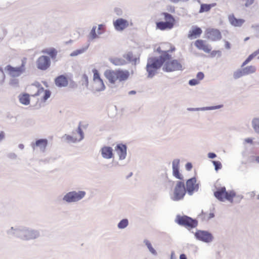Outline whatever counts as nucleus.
Listing matches in <instances>:
<instances>
[{
    "label": "nucleus",
    "mask_w": 259,
    "mask_h": 259,
    "mask_svg": "<svg viewBox=\"0 0 259 259\" xmlns=\"http://www.w3.org/2000/svg\"><path fill=\"white\" fill-rule=\"evenodd\" d=\"M259 54V49L253 52L250 54L247 59L243 62L242 65V67L244 66L250 62L253 58Z\"/></svg>",
    "instance_id": "nucleus-32"
},
{
    "label": "nucleus",
    "mask_w": 259,
    "mask_h": 259,
    "mask_svg": "<svg viewBox=\"0 0 259 259\" xmlns=\"http://www.w3.org/2000/svg\"><path fill=\"white\" fill-rule=\"evenodd\" d=\"M180 160L175 159L172 161V174L177 179L182 180L183 177L179 172Z\"/></svg>",
    "instance_id": "nucleus-19"
},
{
    "label": "nucleus",
    "mask_w": 259,
    "mask_h": 259,
    "mask_svg": "<svg viewBox=\"0 0 259 259\" xmlns=\"http://www.w3.org/2000/svg\"><path fill=\"white\" fill-rule=\"evenodd\" d=\"M83 52V50H76V51H74V52H73L71 55V56H76L79 54H81L82 53V52Z\"/></svg>",
    "instance_id": "nucleus-47"
},
{
    "label": "nucleus",
    "mask_w": 259,
    "mask_h": 259,
    "mask_svg": "<svg viewBox=\"0 0 259 259\" xmlns=\"http://www.w3.org/2000/svg\"><path fill=\"white\" fill-rule=\"evenodd\" d=\"M55 83L58 87H66L68 84V78L64 75H61L55 78Z\"/></svg>",
    "instance_id": "nucleus-18"
},
{
    "label": "nucleus",
    "mask_w": 259,
    "mask_h": 259,
    "mask_svg": "<svg viewBox=\"0 0 259 259\" xmlns=\"http://www.w3.org/2000/svg\"><path fill=\"white\" fill-rule=\"evenodd\" d=\"M208 156L209 158H213L216 157V155L213 153H209Z\"/></svg>",
    "instance_id": "nucleus-51"
},
{
    "label": "nucleus",
    "mask_w": 259,
    "mask_h": 259,
    "mask_svg": "<svg viewBox=\"0 0 259 259\" xmlns=\"http://www.w3.org/2000/svg\"><path fill=\"white\" fill-rule=\"evenodd\" d=\"M51 93L49 90H45L44 88H40L37 91V92L32 96H41L39 100L41 102H45L48 98L51 96Z\"/></svg>",
    "instance_id": "nucleus-16"
},
{
    "label": "nucleus",
    "mask_w": 259,
    "mask_h": 259,
    "mask_svg": "<svg viewBox=\"0 0 259 259\" xmlns=\"http://www.w3.org/2000/svg\"><path fill=\"white\" fill-rule=\"evenodd\" d=\"M199 83V81L197 79H192L189 80V83L191 85H195Z\"/></svg>",
    "instance_id": "nucleus-45"
},
{
    "label": "nucleus",
    "mask_w": 259,
    "mask_h": 259,
    "mask_svg": "<svg viewBox=\"0 0 259 259\" xmlns=\"http://www.w3.org/2000/svg\"><path fill=\"white\" fill-rule=\"evenodd\" d=\"M225 46L227 49H230L231 48L230 44L228 41H225Z\"/></svg>",
    "instance_id": "nucleus-49"
},
{
    "label": "nucleus",
    "mask_w": 259,
    "mask_h": 259,
    "mask_svg": "<svg viewBox=\"0 0 259 259\" xmlns=\"http://www.w3.org/2000/svg\"><path fill=\"white\" fill-rule=\"evenodd\" d=\"M25 64L24 61H22L21 66L18 67H13L11 65H7L5 70L8 72L9 74L12 76H18L21 75L25 70Z\"/></svg>",
    "instance_id": "nucleus-10"
},
{
    "label": "nucleus",
    "mask_w": 259,
    "mask_h": 259,
    "mask_svg": "<svg viewBox=\"0 0 259 259\" xmlns=\"http://www.w3.org/2000/svg\"><path fill=\"white\" fill-rule=\"evenodd\" d=\"M19 99L21 103L24 105H28L30 103L29 95L27 94L20 95Z\"/></svg>",
    "instance_id": "nucleus-28"
},
{
    "label": "nucleus",
    "mask_w": 259,
    "mask_h": 259,
    "mask_svg": "<svg viewBox=\"0 0 259 259\" xmlns=\"http://www.w3.org/2000/svg\"><path fill=\"white\" fill-rule=\"evenodd\" d=\"M85 193L84 191H79L78 192L72 191L66 194L63 199L68 202H75L82 199L85 196Z\"/></svg>",
    "instance_id": "nucleus-9"
},
{
    "label": "nucleus",
    "mask_w": 259,
    "mask_h": 259,
    "mask_svg": "<svg viewBox=\"0 0 259 259\" xmlns=\"http://www.w3.org/2000/svg\"><path fill=\"white\" fill-rule=\"evenodd\" d=\"M96 27L95 26V27H93L92 29L91 30V31L90 33V38L91 39H95L96 38H97L98 37V33L97 34L96 33Z\"/></svg>",
    "instance_id": "nucleus-38"
},
{
    "label": "nucleus",
    "mask_w": 259,
    "mask_h": 259,
    "mask_svg": "<svg viewBox=\"0 0 259 259\" xmlns=\"http://www.w3.org/2000/svg\"><path fill=\"white\" fill-rule=\"evenodd\" d=\"M144 242L147 247L148 248L149 251L153 254H156V250L153 248L152 247L151 243L147 240H145L144 241Z\"/></svg>",
    "instance_id": "nucleus-36"
},
{
    "label": "nucleus",
    "mask_w": 259,
    "mask_h": 259,
    "mask_svg": "<svg viewBox=\"0 0 259 259\" xmlns=\"http://www.w3.org/2000/svg\"><path fill=\"white\" fill-rule=\"evenodd\" d=\"M176 222L179 225L184 226L187 229L195 228L197 225V222L195 220L186 215H178L176 219Z\"/></svg>",
    "instance_id": "nucleus-6"
},
{
    "label": "nucleus",
    "mask_w": 259,
    "mask_h": 259,
    "mask_svg": "<svg viewBox=\"0 0 259 259\" xmlns=\"http://www.w3.org/2000/svg\"><path fill=\"white\" fill-rule=\"evenodd\" d=\"M5 137V134L3 132H0V141H1Z\"/></svg>",
    "instance_id": "nucleus-53"
},
{
    "label": "nucleus",
    "mask_w": 259,
    "mask_h": 259,
    "mask_svg": "<svg viewBox=\"0 0 259 259\" xmlns=\"http://www.w3.org/2000/svg\"><path fill=\"white\" fill-rule=\"evenodd\" d=\"M104 74L106 79L111 84L125 81L130 76V73L128 70L121 69L114 70H106Z\"/></svg>",
    "instance_id": "nucleus-2"
},
{
    "label": "nucleus",
    "mask_w": 259,
    "mask_h": 259,
    "mask_svg": "<svg viewBox=\"0 0 259 259\" xmlns=\"http://www.w3.org/2000/svg\"><path fill=\"white\" fill-rule=\"evenodd\" d=\"M51 62L49 58L47 56H41L36 61L37 67L42 70H46L50 66Z\"/></svg>",
    "instance_id": "nucleus-12"
},
{
    "label": "nucleus",
    "mask_w": 259,
    "mask_h": 259,
    "mask_svg": "<svg viewBox=\"0 0 259 259\" xmlns=\"http://www.w3.org/2000/svg\"><path fill=\"white\" fill-rule=\"evenodd\" d=\"M259 54V49L253 52L250 54L247 59L243 62L242 65V67L244 66L250 62L253 58Z\"/></svg>",
    "instance_id": "nucleus-31"
},
{
    "label": "nucleus",
    "mask_w": 259,
    "mask_h": 259,
    "mask_svg": "<svg viewBox=\"0 0 259 259\" xmlns=\"http://www.w3.org/2000/svg\"><path fill=\"white\" fill-rule=\"evenodd\" d=\"M77 133L78 135V136L77 137L76 136H74L73 137L70 136H67V139L68 140H70L72 142H75L76 141H79L83 138V133L82 131L80 124H79L78 127Z\"/></svg>",
    "instance_id": "nucleus-21"
},
{
    "label": "nucleus",
    "mask_w": 259,
    "mask_h": 259,
    "mask_svg": "<svg viewBox=\"0 0 259 259\" xmlns=\"http://www.w3.org/2000/svg\"><path fill=\"white\" fill-rule=\"evenodd\" d=\"M129 93H130V94H136V92L134 91H132L130 92Z\"/></svg>",
    "instance_id": "nucleus-58"
},
{
    "label": "nucleus",
    "mask_w": 259,
    "mask_h": 259,
    "mask_svg": "<svg viewBox=\"0 0 259 259\" xmlns=\"http://www.w3.org/2000/svg\"><path fill=\"white\" fill-rule=\"evenodd\" d=\"M102 155L105 158L109 159L112 157V149L109 147H104L101 150Z\"/></svg>",
    "instance_id": "nucleus-25"
},
{
    "label": "nucleus",
    "mask_w": 259,
    "mask_h": 259,
    "mask_svg": "<svg viewBox=\"0 0 259 259\" xmlns=\"http://www.w3.org/2000/svg\"><path fill=\"white\" fill-rule=\"evenodd\" d=\"M252 126L255 132L259 134V118H255L252 121Z\"/></svg>",
    "instance_id": "nucleus-35"
},
{
    "label": "nucleus",
    "mask_w": 259,
    "mask_h": 259,
    "mask_svg": "<svg viewBox=\"0 0 259 259\" xmlns=\"http://www.w3.org/2000/svg\"><path fill=\"white\" fill-rule=\"evenodd\" d=\"M132 23H130L128 21L122 18L117 19L116 20L113 22V25L116 30L118 31H122L124 29L126 28Z\"/></svg>",
    "instance_id": "nucleus-14"
},
{
    "label": "nucleus",
    "mask_w": 259,
    "mask_h": 259,
    "mask_svg": "<svg viewBox=\"0 0 259 259\" xmlns=\"http://www.w3.org/2000/svg\"><path fill=\"white\" fill-rule=\"evenodd\" d=\"M161 15L163 16L165 21L156 22V28L160 30L172 29L175 25L176 21L174 17L171 14L166 12L162 13Z\"/></svg>",
    "instance_id": "nucleus-3"
},
{
    "label": "nucleus",
    "mask_w": 259,
    "mask_h": 259,
    "mask_svg": "<svg viewBox=\"0 0 259 259\" xmlns=\"http://www.w3.org/2000/svg\"><path fill=\"white\" fill-rule=\"evenodd\" d=\"M104 31H105V26L102 24L99 25L98 26V34H101L103 33Z\"/></svg>",
    "instance_id": "nucleus-44"
},
{
    "label": "nucleus",
    "mask_w": 259,
    "mask_h": 259,
    "mask_svg": "<svg viewBox=\"0 0 259 259\" xmlns=\"http://www.w3.org/2000/svg\"><path fill=\"white\" fill-rule=\"evenodd\" d=\"M214 195L220 201H223L225 200H227L232 202L236 195L234 192H227L225 187H221L214 192Z\"/></svg>",
    "instance_id": "nucleus-5"
},
{
    "label": "nucleus",
    "mask_w": 259,
    "mask_h": 259,
    "mask_svg": "<svg viewBox=\"0 0 259 259\" xmlns=\"http://www.w3.org/2000/svg\"><path fill=\"white\" fill-rule=\"evenodd\" d=\"M207 38L212 41H218L222 38V34L220 31L217 29L207 28L205 31Z\"/></svg>",
    "instance_id": "nucleus-11"
},
{
    "label": "nucleus",
    "mask_w": 259,
    "mask_h": 259,
    "mask_svg": "<svg viewBox=\"0 0 259 259\" xmlns=\"http://www.w3.org/2000/svg\"><path fill=\"white\" fill-rule=\"evenodd\" d=\"M186 188L188 192L190 194H192L194 191L198 190L199 184L197 183L195 178H192L187 181Z\"/></svg>",
    "instance_id": "nucleus-15"
},
{
    "label": "nucleus",
    "mask_w": 259,
    "mask_h": 259,
    "mask_svg": "<svg viewBox=\"0 0 259 259\" xmlns=\"http://www.w3.org/2000/svg\"><path fill=\"white\" fill-rule=\"evenodd\" d=\"M180 259H187V257L185 254H182L180 255Z\"/></svg>",
    "instance_id": "nucleus-54"
},
{
    "label": "nucleus",
    "mask_w": 259,
    "mask_h": 259,
    "mask_svg": "<svg viewBox=\"0 0 259 259\" xmlns=\"http://www.w3.org/2000/svg\"><path fill=\"white\" fill-rule=\"evenodd\" d=\"M169 47V49L167 51H161L160 48L157 49V51L162 52V54L159 58L153 57L148 59L146 66V70L148 73V77H152L156 74L157 70L161 67L162 65L166 60L171 59V56L168 54V52H172L175 50V47L170 44H166Z\"/></svg>",
    "instance_id": "nucleus-1"
},
{
    "label": "nucleus",
    "mask_w": 259,
    "mask_h": 259,
    "mask_svg": "<svg viewBox=\"0 0 259 259\" xmlns=\"http://www.w3.org/2000/svg\"><path fill=\"white\" fill-rule=\"evenodd\" d=\"M210 56L212 57H215L216 56H220L221 55V52L219 50L217 51H212V52L210 51Z\"/></svg>",
    "instance_id": "nucleus-43"
},
{
    "label": "nucleus",
    "mask_w": 259,
    "mask_h": 259,
    "mask_svg": "<svg viewBox=\"0 0 259 259\" xmlns=\"http://www.w3.org/2000/svg\"><path fill=\"white\" fill-rule=\"evenodd\" d=\"M110 62L115 65L121 66L125 64V61L121 58H114L110 60Z\"/></svg>",
    "instance_id": "nucleus-34"
},
{
    "label": "nucleus",
    "mask_w": 259,
    "mask_h": 259,
    "mask_svg": "<svg viewBox=\"0 0 259 259\" xmlns=\"http://www.w3.org/2000/svg\"><path fill=\"white\" fill-rule=\"evenodd\" d=\"M204 78V74L201 72H199L197 74V79L200 81V80H202Z\"/></svg>",
    "instance_id": "nucleus-46"
},
{
    "label": "nucleus",
    "mask_w": 259,
    "mask_h": 259,
    "mask_svg": "<svg viewBox=\"0 0 259 259\" xmlns=\"http://www.w3.org/2000/svg\"><path fill=\"white\" fill-rule=\"evenodd\" d=\"M170 1L174 3H176L180 1V0H170Z\"/></svg>",
    "instance_id": "nucleus-56"
},
{
    "label": "nucleus",
    "mask_w": 259,
    "mask_h": 259,
    "mask_svg": "<svg viewBox=\"0 0 259 259\" xmlns=\"http://www.w3.org/2000/svg\"><path fill=\"white\" fill-rule=\"evenodd\" d=\"M257 58L259 59V56L257 57Z\"/></svg>",
    "instance_id": "nucleus-63"
},
{
    "label": "nucleus",
    "mask_w": 259,
    "mask_h": 259,
    "mask_svg": "<svg viewBox=\"0 0 259 259\" xmlns=\"http://www.w3.org/2000/svg\"><path fill=\"white\" fill-rule=\"evenodd\" d=\"M244 74L248 75L254 73L256 71V67L254 66L250 65L243 68Z\"/></svg>",
    "instance_id": "nucleus-33"
},
{
    "label": "nucleus",
    "mask_w": 259,
    "mask_h": 259,
    "mask_svg": "<svg viewBox=\"0 0 259 259\" xmlns=\"http://www.w3.org/2000/svg\"><path fill=\"white\" fill-rule=\"evenodd\" d=\"M93 77L92 81V89L95 92H101L105 90L106 87L98 70L94 69L92 70Z\"/></svg>",
    "instance_id": "nucleus-4"
},
{
    "label": "nucleus",
    "mask_w": 259,
    "mask_h": 259,
    "mask_svg": "<svg viewBox=\"0 0 259 259\" xmlns=\"http://www.w3.org/2000/svg\"><path fill=\"white\" fill-rule=\"evenodd\" d=\"M170 259H176L175 257L174 256V253H172L171 255V258Z\"/></svg>",
    "instance_id": "nucleus-59"
},
{
    "label": "nucleus",
    "mask_w": 259,
    "mask_h": 259,
    "mask_svg": "<svg viewBox=\"0 0 259 259\" xmlns=\"http://www.w3.org/2000/svg\"><path fill=\"white\" fill-rule=\"evenodd\" d=\"M84 77H85L86 80H88V77L86 75H84Z\"/></svg>",
    "instance_id": "nucleus-62"
},
{
    "label": "nucleus",
    "mask_w": 259,
    "mask_h": 259,
    "mask_svg": "<svg viewBox=\"0 0 259 259\" xmlns=\"http://www.w3.org/2000/svg\"><path fill=\"white\" fill-rule=\"evenodd\" d=\"M48 145V140L47 139H39L37 140L35 144L32 145V147L34 149L35 147H38L42 151H44Z\"/></svg>",
    "instance_id": "nucleus-23"
},
{
    "label": "nucleus",
    "mask_w": 259,
    "mask_h": 259,
    "mask_svg": "<svg viewBox=\"0 0 259 259\" xmlns=\"http://www.w3.org/2000/svg\"><path fill=\"white\" fill-rule=\"evenodd\" d=\"M213 217H214V214H213V213H210L209 214V216L207 217V219H209L212 218Z\"/></svg>",
    "instance_id": "nucleus-55"
},
{
    "label": "nucleus",
    "mask_w": 259,
    "mask_h": 259,
    "mask_svg": "<svg viewBox=\"0 0 259 259\" xmlns=\"http://www.w3.org/2000/svg\"><path fill=\"white\" fill-rule=\"evenodd\" d=\"M38 234L36 231L27 230L25 232V239H32L36 238Z\"/></svg>",
    "instance_id": "nucleus-27"
},
{
    "label": "nucleus",
    "mask_w": 259,
    "mask_h": 259,
    "mask_svg": "<svg viewBox=\"0 0 259 259\" xmlns=\"http://www.w3.org/2000/svg\"><path fill=\"white\" fill-rule=\"evenodd\" d=\"M255 161L256 162L259 163V156H256L255 157Z\"/></svg>",
    "instance_id": "nucleus-57"
},
{
    "label": "nucleus",
    "mask_w": 259,
    "mask_h": 259,
    "mask_svg": "<svg viewBox=\"0 0 259 259\" xmlns=\"http://www.w3.org/2000/svg\"><path fill=\"white\" fill-rule=\"evenodd\" d=\"M195 236L197 239L205 242H209L213 239V237L210 233L201 230L197 231L195 234Z\"/></svg>",
    "instance_id": "nucleus-13"
},
{
    "label": "nucleus",
    "mask_w": 259,
    "mask_h": 259,
    "mask_svg": "<svg viewBox=\"0 0 259 259\" xmlns=\"http://www.w3.org/2000/svg\"><path fill=\"white\" fill-rule=\"evenodd\" d=\"M168 60L164 62L165 64L163 67L164 71L171 72L182 69V66L178 61L174 60L171 61H168Z\"/></svg>",
    "instance_id": "nucleus-8"
},
{
    "label": "nucleus",
    "mask_w": 259,
    "mask_h": 259,
    "mask_svg": "<svg viewBox=\"0 0 259 259\" xmlns=\"http://www.w3.org/2000/svg\"><path fill=\"white\" fill-rule=\"evenodd\" d=\"M229 20L232 25L237 27L241 26L245 22L242 19H237L233 15L229 16Z\"/></svg>",
    "instance_id": "nucleus-24"
},
{
    "label": "nucleus",
    "mask_w": 259,
    "mask_h": 259,
    "mask_svg": "<svg viewBox=\"0 0 259 259\" xmlns=\"http://www.w3.org/2000/svg\"><path fill=\"white\" fill-rule=\"evenodd\" d=\"M192 168V164L191 163L188 162L186 164V168L187 170H190Z\"/></svg>",
    "instance_id": "nucleus-48"
},
{
    "label": "nucleus",
    "mask_w": 259,
    "mask_h": 259,
    "mask_svg": "<svg viewBox=\"0 0 259 259\" xmlns=\"http://www.w3.org/2000/svg\"><path fill=\"white\" fill-rule=\"evenodd\" d=\"M186 194V189L184 183L182 182H178L174 190L172 199L174 201H178L183 199Z\"/></svg>",
    "instance_id": "nucleus-7"
},
{
    "label": "nucleus",
    "mask_w": 259,
    "mask_h": 259,
    "mask_svg": "<svg viewBox=\"0 0 259 259\" xmlns=\"http://www.w3.org/2000/svg\"><path fill=\"white\" fill-rule=\"evenodd\" d=\"M212 163L215 166V169L218 170V169L221 168L222 164L219 161H212Z\"/></svg>",
    "instance_id": "nucleus-42"
},
{
    "label": "nucleus",
    "mask_w": 259,
    "mask_h": 259,
    "mask_svg": "<svg viewBox=\"0 0 259 259\" xmlns=\"http://www.w3.org/2000/svg\"><path fill=\"white\" fill-rule=\"evenodd\" d=\"M243 75H245V74H244V71L243 69L242 70H239L236 71L235 72H234L233 75L234 77L236 79L238 78Z\"/></svg>",
    "instance_id": "nucleus-39"
},
{
    "label": "nucleus",
    "mask_w": 259,
    "mask_h": 259,
    "mask_svg": "<svg viewBox=\"0 0 259 259\" xmlns=\"http://www.w3.org/2000/svg\"><path fill=\"white\" fill-rule=\"evenodd\" d=\"M0 71H1V72L2 74V81H4L5 78V74H4V72L2 68L0 69Z\"/></svg>",
    "instance_id": "nucleus-52"
},
{
    "label": "nucleus",
    "mask_w": 259,
    "mask_h": 259,
    "mask_svg": "<svg viewBox=\"0 0 259 259\" xmlns=\"http://www.w3.org/2000/svg\"><path fill=\"white\" fill-rule=\"evenodd\" d=\"M244 1L245 3L243 5V6L245 8H248L253 4L254 0H244Z\"/></svg>",
    "instance_id": "nucleus-41"
},
{
    "label": "nucleus",
    "mask_w": 259,
    "mask_h": 259,
    "mask_svg": "<svg viewBox=\"0 0 259 259\" xmlns=\"http://www.w3.org/2000/svg\"><path fill=\"white\" fill-rule=\"evenodd\" d=\"M128 220L127 219H123L118 224V227L120 229H123L128 225Z\"/></svg>",
    "instance_id": "nucleus-37"
},
{
    "label": "nucleus",
    "mask_w": 259,
    "mask_h": 259,
    "mask_svg": "<svg viewBox=\"0 0 259 259\" xmlns=\"http://www.w3.org/2000/svg\"><path fill=\"white\" fill-rule=\"evenodd\" d=\"M249 39V37H247L244 39V41H246L248 40Z\"/></svg>",
    "instance_id": "nucleus-60"
},
{
    "label": "nucleus",
    "mask_w": 259,
    "mask_h": 259,
    "mask_svg": "<svg viewBox=\"0 0 259 259\" xmlns=\"http://www.w3.org/2000/svg\"><path fill=\"white\" fill-rule=\"evenodd\" d=\"M202 31L201 29L198 27H194L189 31L188 34V37L190 39L196 38L200 36L201 34Z\"/></svg>",
    "instance_id": "nucleus-20"
},
{
    "label": "nucleus",
    "mask_w": 259,
    "mask_h": 259,
    "mask_svg": "<svg viewBox=\"0 0 259 259\" xmlns=\"http://www.w3.org/2000/svg\"><path fill=\"white\" fill-rule=\"evenodd\" d=\"M41 52L49 55L52 59H55L57 55V51L54 48L46 49L42 50Z\"/></svg>",
    "instance_id": "nucleus-26"
},
{
    "label": "nucleus",
    "mask_w": 259,
    "mask_h": 259,
    "mask_svg": "<svg viewBox=\"0 0 259 259\" xmlns=\"http://www.w3.org/2000/svg\"><path fill=\"white\" fill-rule=\"evenodd\" d=\"M195 47L199 50H202L205 53H209L211 51L210 46L207 44L205 41L202 39H197L195 41Z\"/></svg>",
    "instance_id": "nucleus-17"
},
{
    "label": "nucleus",
    "mask_w": 259,
    "mask_h": 259,
    "mask_svg": "<svg viewBox=\"0 0 259 259\" xmlns=\"http://www.w3.org/2000/svg\"><path fill=\"white\" fill-rule=\"evenodd\" d=\"M116 150L120 159L125 158L126 154V147L124 145H118Z\"/></svg>",
    "instance_id": "nucleus-22"
},
{
    "label": "nucleus",
    "mask_w": 259,
    "mask_h": 259,
    "mask_svg": "<svg viewBox=\"0 0 259 259\" xmlns=\"http://www.w3.org/2000/svg\"><path fill=\"white\" fill-rule=\"evenodd\" d=\"M244 142L246 143H249L252 144V140L251 138H246L244 140Z\"/></svg>",
    "instance_id": "nucleus-50"
},
{
    "label": "nucleus",
    "mask_w": 259,
    "mask_h": 259,
    "mask_svg": "<svg viewBox=\"0 0 259 259\" xmlns=\"http://www.w3.org/2000/svg\"><path fill=\"white\" fill-rule=\"evenodd\" d=\"M124 58L130 62L134 61L135 59L134 58L133 54L132 53H128L125 56Z\"/></svg>",
    "instance_id": "nucleus-40"
},
{
    "label": "nucleus",
    "mask_w": 259,
    "mask_h": 259,
    "mask_svg": "<svg viewBox=\"0 0 259 259\" xmlns=\"http://www.w3.org/2000/svg\"><path fill=\"white\" fill-rule=\"evenodd\" d=\"M217 5L216 3H212L210 4H201L199 10L200 13L209 11L211 8L215 7Z\"/></svg>",
    "instance_id": "nucleus-29"
},
{
    "label": "nucleus",
    "mask_w": 259,
    "mask_h": 259,
    "mask_svg": "<svg viewBox=\"0 0 259 259\" xmlns=\"http://www.w3.org/2000/svg\"><path fill=\"white\" fill-rule=\"evenodd\" d=\"M259 54V49L253 52L250 54L247 59L243 62L242 65V67L244 66L250 62L253 58Z\"/></svg>",
    "instance_id": "nucleus-30"
},
{
    "label": "nucleus",
    "mask_w": 259,
    "mask_h": 259,
    "mask_svg": "<svg viewBox=\"0 0 259 259\" xmlns=\"http://www.w3.org/2000/svg\"><path fill=\"white\" fill-rule=\"evenodd\" d=\"M23 147H24V146H23V145H19V147H20V148H21V149L23 148Z\"/></svg>",
    "instance_id": "nucleus-61"
}]
</instances>
